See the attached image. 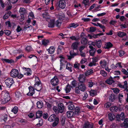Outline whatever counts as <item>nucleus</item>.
<instances>
[{"mask_svg": "<svg viewBox=\"0 0 128 128\" xmlns=\"http://www.w3.org/2000/svg\"><path fill=\"white\" fill-rule=\"evenodd\" d=\"M59 6L60 8H64V0H60L59 2Z\"/></svg>", "mask_w": 128, "mask_h": 128, "instance_id": "26", "label": "nucleus"}, {"mask_svg": "<svg viewBox=\"0 0 128 128\" xmlns=\"http://www.w3.org/2000/svg\"><path fill=\"white\" fill-rule=\"evenodd\" d=\"M18 70L13 69L10 72V76L13 78H16L18 76Z\"/></svg>", "mask_w": 128, "mask_h": 128, "instance_id": "7", "label": "nucleus"}, {"mask_svg": "<svg viewBox=\"0 0 128 128\" xmlns=\"http://www.w3.org/2000/svg\"><path fill=\"white\" fill-rule=\"evenodd\" d=\"M96 30V27L91 26L90 28L89 31L90 32H95Z\"/></svg>", "mask_w": 128, "mask_h": 128, "instance_id": "43", "label": "nucleus"}, {"mask_svg": "<svg viewBox=\"0 0 128 128\" xmlns=\"http://www.w3.org/2000/svg\"><path fill=\"white\" fill-rule=\"evenodd\" d=\"M118 109V108L117 106H113L110 108V110L111 112H117Z\"/></svg>", "mask_w": 128, "mask_h": 128, "instance_id": "16", "label": "nucleus"}, {"mask_svg": "<svg viewBox=\"0 0 128 128\" xmlns=\"http://www.w3.org/2000/svg\"><path fill=\"white\" fill-rule=\"evenodd\" d=\"M70 88V86L69 84H68L66 86L65 89H64L66 93H68L70 92L71 90Z\"/></svg>", "mask_w": 128, "mask_h": 128, "instance_id": "34", "label": "nucleus"}, {"mask_svg": "<svg viewBox=\"0 0 128 128\" xmlns=\"http://www.w3.org/2000/svg\"><path fill=\"white\" fill-rule=\"evenodd\" d=\"M66 114L68 118H70L75 116L74 112L72 111H68L66 113Z\"/></svg>", "mask_w": 128, "mask_h": 128, "instance_id": "22", "label": "nucleus"}, {"mask_svg": "<svg viewBox=\"0 0 128 128\" xmlns=\"http://www.w3.org/2000/svg\"><path fill=\"white\" fill-rule=\"evenodd\" d=\"M55 48L54 46H51L48 49L49 53L50 54H53L54 52Z\"/></svg>", "mask_w": 128, "mask_h": 128, "instance_id": "28", "label": "nucleus"}, {"mask_svg": "<svg viewBox=\"0 0 128 128\" xmlns=\"http://www.w3.org/2000/svg\"><path fill=\"white\" fill-rule=\"evenodd\" d=\"M6 11L9 10L11 9L12 5L11 4V3L8 2L7 4H6Z\"/></svg>", "mask_w": 128, "mask_h": 128, "instance_id": "29", "label": "nucleus"}, {"mask_svg": "<svg viewBox=\"0 0 128 128\" xmlns=\"http://www.w3.org/2000/svg\"><path fill=\"white\" fill-rule=\"evenodd\" d=\"M19 12L22 15H24L26 12L25 9L24 8H20Z\"/></svg>", "mask_w": 128, "mask_h": 128, "instance_id": "31", "label": "nucleus"}, {"mask_svg": "<svg viewBox=\"0 0 128 128\" xmlns=\"http://www.w3.org/2000/svg\"><path fill=\"white\" fill-rule=\"evenodd\" d=\"M116 22V21L115 20H111L109 22V24L110 25H114Z\"/></svg>", "mask_w": 128, "mask_h": 128, "instance_id": "57", "label": "nucleus"}, {"mask_svg": "<svg viewBox=\"0 0 128 128\" xmlns=\"http://www.w3.org/2000/svg\"><path fill=\"white\" fill-rule=\"evenodd\" d=\"M119 56H123L125 53L124 51L122 50L119 51Z\"/></svg>", "mask_w": 128, "mask_h": 128, "instance_id": "60", "label": "nucleus"}, {"mask_svg": "<svg viewBox=\"0 0 128 128\" xmlns=\"http://www.w3.org/2000/svg\"><path fill=\"white\" fill-rule=\"evenodd\" d=\"M24 28L25 31L26 30L30 31L32 29V27H30V26L27 24H26L24 26Z\"/></svg>", "mask_w": 128, "mask_h": 128, "instance_id": "33", "label": "nucleus"}, {"mask_svg": "<svg viewBox=\"0 0 128 128\" xmlns=\"http://www.w3.org/2000/svg\"><path fill=\"white\" fill-rule=\"evenodd\" d=\"M48 42V41L47 40H44L42 41V44L44 45H46Z\"/></svg>", "mask_w": 128, "mask_h": 128, "instance_id": "56", "label": "nucleus"}, {"mask_svg": "<svg viewBox=\"0 0 128 128\" xmlns=\"http://www.w3.org/2000/svg\"><path fill=\"white\" fill-rule=\"evenodd\" d=\"M40 81L36 82L34 86V88L37 90L39 91L42 88V85L40 83Z\"/></svg>", "mask_w": 128, "mask_h": 128, "instance_id": "3", "label": "nucleus"}, {"mask_svg": "<svg viewBox=\"0 0 128 128\" xmlns=\"http://www.w3.org/2000/svg\"><path fill=\"white\" fill-rule=\"evenodd\" d=\"M88 47L90 49L89 50L90 55L92 56H94L96 52V49L93 46H89Z\"/></svg>", "mask_w": 128, "mask_h": 128, "instance_id": "6", "label": "nucleus"}, {"mask_svg": "<svg viewBox=\"0 0 128 128\" xmlns=\"http://www.w3.org/2000/svg\"><path fill=\"white\" fill-rule=\"evenodd\" d=\"M68 108L69 109L71 110H74L75 109L74 106L73 104L68 105Z\"/></svg>", "mask_w": 128, "mask_h": 128, "instance_id": "48", "label": "nucleus"}, {"mask_svg": "<svg viewBox=\"0 0 128 128\" xmlns=\"http://www.w3.org/2000/svg\"><path fill=\"white\" fill-rule=\"evenodd\" d=\"M51 84L54 86L57 85L59 81L56 76H54V78L51 80Z\"/></svg>", "mask_w": 128, "mask_h": 128, "instance_id": "5", "label": "nucleus"}, {"mask_svg": "<svg viewBox=\"0 0 128 128\" xmlns=\"http://www.w3.org/2000/svg\"><path fill=\"white\" fill-rule=\"evenodd\" d=\"M58 119H57L53 123L52 126L53 127H55L58 124Z\"/></svg>", "mask_w": 128, "mask_h": 128, "instance_id": "53", "label": "nucleus"}, {"mask_svg": "<svg viewBox=\"0 0 128 128\" xmlns=\"http://www.w3.org/2000/svg\"><path fill=\"white\" fill-rule=\"evenodd\" d=\"M80 42H74L73 43L72 46L74 50H77L78 47V45L79 44Z\"/></svg>", "mask_w": 128, "mask_h": 128, "instance_id": "17", "label": "nucleus"}, {"mask_svg": "<svg viewBox=\"0 0 128 128\" xmlns=\"http://www.w3.org/2000/svg\"><path fill=\"white\" fill-rule=\"evenodd\" d=\"M78 83L77 81L74 80L72 81L70 86L71 88H73L77 87Z\"/></svg>", "mask_w": 128, "mask_h": 128, "instance_id": "10", "label": "nucleus"}, {"mask_svg": "<svg viewBox=\"0 0 128 128\" xmlns=\"http://www.w3.org/2000/svg\"><path fill=\"white\" fill-rule=\"evenodd\" d=\"M82 20L84 22H88L90 21V19L89 18H84L82 19Z\"/></svg>", "mask_w": 128, "mask_h": 128, "instance_id": "63", "label": "nucleus"}, {"mask_svg": "<svg viewBox=\"0 0 128 128\" xmlns=\"http://www.w3.org/2000/svg\"><path fill=\"white\" fill-rule=\"evenodd\" d=\"M53 110L56 114H58L59 112V110H58V108L56 106H54L53 108Z\"/></svg>", "mask_w": 128, "mask_h": 128, "instance_id": "46", "label": "nucleus"}, {"mask_svg": "<svg viewBox=\"0 0 128 128\" xmlns=\"http://www.w3.org/2000/svg\"><path fill=\"white\" fill-rule=\"evenodd\" d=\"M1 98L2 104L7 102L10 99L9 94L7 92L3 93L2 94Z\"/></svg>", "mask_w": 128, "mask_h": 128, "instance_id": "2", "label": "nucleus"}, {"mask_svg": "<svg viewBox=\"0 0 128 128\" xmlns=\"http://www.w3.org/2000/svg\"><path fill=\"white\" fill-rule=\"evenodd\" d=\"M78 25L79 24L77 23H76V24L75 23H71L68 25V28H69L72 27L74 28H76L77 26H78Z\"/></svg>", "mask_w": 128, "mask_h": 128, "instance_id": "27", "label": "nucleus"}, {"mask_svg": "<svg viewBox=\"0 0 128 128\" xmlns=\"http://www.w3.org/2000/svg\"><path fill=\"white\" fill-rule=\"evenodd\" d=\"M100 65L102 67H104L106 65V61L100 60Z\"/></svg>", "mask_w": 128, "mask_h": 128, "instance_id": "38", "label": "nucleus"}, {"mask_svg": "<svg viewBox=\"0 0 128 128\" xmlns=\"http://www.w3.org/2000/svg\"><path fill=\"white\" fill-rule=\"evenodd\" d=\"M37 107L39 108H41L42 106L43 103L42 102H38L37 103Z\"/></svg>", "mask_w": 128, "mask_h": 128, "instance_id": "40", "label": "nucleus"}, {"mask_svg": "<svg viewBox=\"0 0 128 128\" xmlns=\"http://www.w3.org/2000/svg\"><path fill=\"white\" fill-rule=\"evenodd\" d=\"M66 69H68L70 72L72 71V67L70 66V64L69 63H67L66 64Z\"/></svg>", "mask_w": 128, "mask_h": 128, "instance_id": "37", "label": "nucleus"}, {"mask_svg": "<svg viewBox=\"0 0 128 128\" xmlns=\"http://www.w3.org/2000/svg\"><path fill=\"white\" fill-rule=\"evenodd\" d=\"M11 13H12L10 11H9L8 12H6L5 14L3 17V18L4 20H5L8 18L10 15Z\"/></svg>", "mask_w": 128, "mask_h": 128, "instance_id": "23", "label": "nucleus"}, {"mask_svg": "<svg viewBox=\"0 0 128 128\" xmlns=\"http://www.w3.org/2000/svg\"><path fill=\"white\" fill-rule=\"evenodd\" d=\"M34 122L35 124H37L36 126H42L43 124V121L41 119H36L34 121Z\"/></svg>", "mask_w": 128, "mask_h": 128, "instance_id": "8", "label": "nucleus"}, {"mask_svg": "<svg viewBox=\"0 0 128 128\" xmlns=\"http://www.w3.org/2000/svg\"><path fill=\"white\" fill-rule=\"evenodd\" d=\"M111 68L113 69H116L118 67V66L117 64H116L115 65L114 64H112L110 66Z\"/></svg>", "mask_w": 128, "mask_h": 128, "instance_id": "62", "label": "nucleus"}, {"mask_svg": "<svg viewBox=\"0 0 128 128\" xmlns=\"http://www.w3.org/2000/svg\"><path fill=\"white\" fill-rule=\"evenodd\" d=\"M58 107L59 110V112L60 113H62L64 111V106L63 104L60 103L58 104Z\"/></svg>", "mask_w": 128, "mask_h": 128, "instance_id": "13", "label": "nucleus"}, {"mask_svg": "<svg viewBox=\"0 0 128 128\" xmlns=\"http://www.w3.org/2000/svg\"><path fill=\"white\" fill-rule=\"evenodd\" d=\"M116 116L114 114L111 113L108 114V118L109 120L110 121H112L115 119L116 120Z\"/></svg>", "mask_w": 128, "mask_h": 128, "instance_id": "14", "label": "nucleus"}, {"mask_svg": "<svg viewBox=\"0 0 128 128\" xmlns=\"http://www.w3.org/2000/svg\"><path fill=\"white\" fill-rule=\"evenodd\" d=\"M121 71L124 74L126 75H128V72L125 69L122 68Z\"/></svg>", "mask_w": 128, "mask_h": 128, "instance_id": "51", "label": "nucleus"}, {"mask_svg": "<svg viewBox=\"0 0 128 128\" xmlns=\"http://www.w3.org/2000/svg\"><path fill=\"white\" fill-rule=\"evenodd\" d=\"M93 70H92L90 69L85 73V74L86 76L89 75L93 73Z\"/></svg>", "mask_w": 128, "mask_h": 128, "instance_id": "42", "label": "nucleus"}, {"mask_svg": "<svg viewBox=\"0 0 128 128\" xmlns=\"http://www.w3.org/2000/svg\"><path fill=\"white\" fill-rule=\"evenodd\" d=\"M4 32L7 36H9L11 33V32L9 30H6L4 31Z\"/></svg>", "mask_w": 128, "mask_h": 128, "instance_id": "59", "label": "nucleus"}, {"mask_svg": "<svg viewBox=\"0 0 128 128\" xmlns=\"http://www.w3.org/2000/svg\"><path fill=\"white\" fill-rule=\"evenodd\" d=\"M125 117L124 113L122 112L120 114H117L116 116V120L118 122H120L121 120H124L123 123L124 126L125 128H127L128 126V118H125Z\"/></svg>", "mask_w": 128, "mask_h": 128, "instance_id": "1", "label": "nucleus"}, {"mask_svg": "<svg viewBox=\"0 0 128 128\" xmlns=\"http://www.w3.org/2000/svg\"><path fill=\"white\" fill-rule=\"evenodd\" d=\"M109 100L110 102H113L115 99V96L114 94H112L109 96Z\"/></svg>", "mask_w": 128, "mask_h": 128, "instance_id": "21", "label": "nucleus"}, {"mask_svg": "<svg viewBox=\"0 0 128 128\" xmlns=\"http://www.w3.org/2000/svg\"><path fill=\"white\" fill-rule=\"evenodd\" d=\"M89 122H86L84 124L83 128H89Z\"/></svg>", "mask_w": 128, "mask_h": 128, "instance_id": "47", "label": "nucleus"}, {"mask_svg": "<svg viewBox=\"0 0 128 128\" xmlns=\"http://www.w3.org/2000/svg\"><path fill=\"white\" fill-rule=\"evenodd\" d=\"M54 20H52L48 24V26L50 28H53L54 27Z\"/></svg>", "mask_w": 128, "mask_h": 128, "instance_id": "39", "label": "nucleus"}, {"mask_svg": "<svg viewBox=\"0 0 128 128\" xmlns=\"http://www.w3.org/2000/svg\"><path fill=\"white\" fill-rule=\"evenodd\" d=\"M59 58H61L60 60V70H61L62 68V69L63 68H62V66H63L64 65V57L63 55L60 56H59Z\"/></svg>", "mask_w": 128, "mask_h": 128, "instance_id": "19", "label": "nucleus"}, {"mask_svg": "<svg viewBox=\"0 0 128 128\" xmlns=\"http://www.w3.org/2000/svg\"><path fill=\"white\" fill-rule=\"evenodd\" d=\"M7 86L8 88H10L14 82L13 79L12 78H8L5 81Z\"/></svg>", "mask_w": 128, "mask_h": 128, "instance_id": "4", "label": "nucleus"}, {"mask_svg": "<svg viewBox=\"0 0 128 128\" xmlns=\"http://www.w3.org/2000/svg\"><path fill=\"white\" fill-rule=\"evenodd\" d=\"M113 46V45L111 42H108L105 44L104 48L105 49H109L112 48Z\"/></svg>", "mask_w": 128, "mask_h": 128, "instance_id": "15", "label": "nucleus"}, {"mask_svg": "<svg viewBox=\"0 0 128 128\" xmlns=\"http://www.w3.org/2000/svg\"><path fill=\"white\" fill-rule=\"evenodd\" d=\"M113 90V92H114L116 94L118 93L120 91V90L117 88H114Z\"/></svg>", "mask_w": 128, "mask_h": 128, "instance_id": "58", "label": "nucleus"}, {"mask_svg": "<svg viewBox=\"0 0 128 128\" xmlns=\"http://www.w3.org/2000/svg\"><path fill=\"white\" fill-rule=\"evenodd\" d=\"M18 0H8V2L11 3L12 4L16 3L18 1Z\"/></svg>", "mask_w": 128, "mask_h": 128, "instance_id": "61", "label": "nucleus"}, {"mask_svg": "<svg viewBox=\"0 0 128 128\" xmlns=\"http://www.w3.org/2000/svg\"><path fill=\"white\" fill-rule=\"evenodd\" d=\"M124 85H123V86L124 87V88H123L124 89V90L126 89L127 88H128V87L127 86L128 85V82H127L126 80H125L124 82Z\"/></svg>", "mask_w": 128, "mask_h": 128, "instance_id": "54", "label": "nucleus"}, {"mask_svg": "<svg viewBox=\"0 0 128 128\" xmlns=\"http://www.w3.org/2000/svg\"><path fill=\"white\" fill-rule=\"evenodd\" d=\"M57 119H58L54 114H53L51 115L50 117L48 118V120L50 122H52L55 121Z\"/></svg>", "mask_w": 128, "mask_h": 128, "instance_id": "12", "label": "nucleus"}, {"mask_svg": "<svg viewBox=\"0 0 128 128\" xmlns=\"http://www.w3.org/2000/svg\"><path fill=\"white\" fill-rule=\"evenodd\" d=\"M29 92L27 95L30 96H32L34 93V89L32 86H31L29 87Z\"/></svg>", "mask_w": 128, "mask_h": 128, "instance_id": "11", "label": "nucleus"}, {"mask_svg": "<svg viewBox=\"0 0 128 128\" xmlns=\"http://www.w3.org/2000/svg\"><path fill=\"white\" fill-rule=\"evenodd\" d=\"M115 81L113 80L112 77H110L108 79H107L105 81L107 84H111L112 83L114 82Z\"/></svg>", "mask_w": 128, "mask_h": 128, "instance_id": "18", "label": "nucleus"}, {"mask_svg": "<svg viewBox=\"0 0 128 128\" xmlns=\"http://www.w3.org/2000/svg\"><path fill=\"white\" fill-rule=\"evenodd\" d=\"M4 61L8 63H13L14 62V61L12 59L9 60L7 59H4Z\"/></svg>", "mask_w": 128, "mask_h": 128, "instance_id": "49", "label": "nucleus"}, {"mask_svg": "<svg viewBox=\"0 0 128 128\" xmlns=\"http://www.w3.org/2000/svg\"><path fill=\"white\" fill-rule=\"evenodd\" d=\"M12 111L13 112L14 114H16L18 111V108L16 106H15L13 108Z\"/></svg>", "mask_w": 128, "mask_h": 128, "instance_id": "45", "label": "nucleus"}, {"mask_svg": "<svg viewBox=\"0 0 128 128\" xmlns=\"http://www.w3.org/2000/svg\"><path fill=\"white\" fill-rule=\"evenodd\" d=\"M18 19L20 21L22 22L24 20V15H20L18 17Z\"/></svg>", "mask_w": 128, "mask_h": 128, "instance_id": "41", "label": "nucleus"}, {"mask_svg": "<svg viewBox=\"0 0 128 128\" xmlns=\"http://www.w3.org/2000/svg\"><path fill=\"white\" fill-rule=\"evenodd\" d=\"M92 24L94 26H99L100 28L102 29L105 28V27L104 26L102 25V24H101L99 23L98 22L97 24H96V23L93 22H92Z\"/></svg>", "mask_w": 128, "mask_h": 128, "instance_id": "30", "label": "nucleus"}, {"mask_svg": "<svg viewBox=\"0 0 128 128\" xmlns=\"http://www.w3.org/2000/svg\"><path fill=\"white\" fill-rule=\"evenodd\" d=\"M78 86L81 91L84 92L85 91L86 89V86L83 83H78Z\"/></svg>", "mask_w": 128, "mask_h": 128, "instance_id": "9", "label": "nucleus"}, {"mask_svg": "<svg viewBox=\"0 0 128 128\" xmlns=\"http://www.w3.org/2000/svg\"><path fill=\"white\" fill-rule=\"evenodd\" d=\"M80 88L78 86L75 88L74 92L76 93L79 94L80 92Z\"/></svg>", "mask_w": 128, "mask_h": 128, "instance_id": "50", "label": "nucleus"}, {"mask_svg": "<svg viewBox=\"0 0 128 128\" xmlns=\"http://www.w3.org/2000/svg\"><path fill=\"white\" fill-rule=\"evenodd\" d=\"M101 74L104 77H105L106 76L107 74L106 72L104 71L103 70H101L100 72Z\"/></svg>", "mask_w": 128, "mask_h": 128, "instance_id": "44", "label": "nucleus"}, {"mask_svg": "<svg viewBox=\"0 0 128 128\" xmlns=\"http://www.w3.org/2000/svg\"><path fill=\"white\" fill-rule=\"evenodd\" d=\"M78 78L79 81L80 82V83H83L85 80V78L81 74L80 75Z\"/></svg>", "mask_w": 128, "mask_h": 128, "instance_id": "24", "label": "nucleus"}, {"mask_svg": "<svg viewBox=\"0 0 128 128\" xmlns=\"http://www.w3.org/2000/svg\"><path fill=\"white\" fill-rule=\"evenodd\" d=\"M83 3L84 4L85 6L86 7V6L88 4V0H84Z\"/></svg>", "mask_w": 128, "mask_h": 128, "instance_id": "55", "label": "nucleus"}, {"mask_svg": "<svg viewBox=\"0 0 128 128\" xmlns=\"http://www.w3.org/2000/svg\"><path fill=\"white\" fill-rule=\"evenodd\" d=\"M117 35L119 37L122 38L126 36V34L125 32L120 31L118 33Z\"/></svg>", "mask_w": 128, "mask_h": 128, "instance_id": "25", "label": "nucleus"}, {"mask_svg": "<svg viewBox=\"0 0 128 128\" xmlns=\"http://www.w3.org/2000/svg\"><path fill=\"white\" fill-rule=\"evenodd\" d=\"M75 112L74 114H78L80 112V109L78 107H76L75 108Z\"/></svg>", "mask_w": 128, "mask_h": 128, "instance_id": "36", "label": "nucleus"}, {"mask_svg": "<svg viewBox=\"0 0 128 128\" xmlns=\"http://www.w3.org/2000/svg\"><path fill=\"white\" fill-rule=\"evenodd\" d=\"M95 44L98 48H100L101 47L102 43L100 40H98V41L96 40Z\"/></svg>", "mask_w": 128, "mask_h": 128, "instance_id": "32", "label": "nucleus"}, {"mask_svg": "<svg viewBox=\"0 0 128 128\" xmlns=\"http://www.w3.org/2000/svg\"><path fill=\"white\" fill-rule=\"evenodd\" d=\"M61 24V20H58L56 22V25L57 26L59 27L60 26Z\"/></svg>", "mask_w": 128, "mask_h": 128, "instance_id": "52", "label": "nucleus"}, {"mask_svg": "<svg viewBox=\"0 0 128 128\" xmlns=\"http://www.w3.org/2000/svg\"><path fill=\"white\" fill-rule=\"evenodd\" d=\"M42 111H38L36 112V118H40L42 115Z\"/></svg>", "mask_w": 128, "mask_h": 128, "instance_id": "35", "label": "nucleus"}, {"mask_svg": "<svg viewBox=\"0 0 128 128\" xmlns=\"http://www.w3.org/2000/svg\"><path fill=\"white\" fill-rule=\"evenodd\" d=\"M88 40L86 38H82L81 40V43L84 45H86L88 43Z\"/></svg>", "mask_w": 128, "mask_h": 128, "instance_id": "20", "label": "nucleus"}, {"mask_svg": "<svg viewBox=\"0 0 128 128\" xmlns=\"http://www.w3.org/2000/svg\"><path fill=\"white\" fill-rule=\"evenodd\" d=\"M28 57L30 58H32L33 59L35 60H36L37 59V57L36 56L32 55Z\"/></svg>", "mask_w": 128, "mask_h": 128, "instance_id": "64", "label": "nucleus"}]
</instances>
